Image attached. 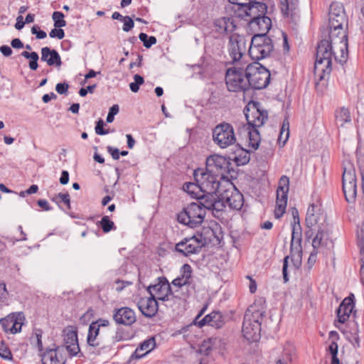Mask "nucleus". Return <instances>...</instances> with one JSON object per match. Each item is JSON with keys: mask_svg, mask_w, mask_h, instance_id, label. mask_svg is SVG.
<instances>
[{"mask_svg": "<svg viewBox=\"0 0 364 364\" xmlns=\"http://www.w3.org/2000/svg\"><path fill=\"white\" fill-rule=\"evenodd\" d=\"M336 48L334 45L327 39L321 40L317 46L316 61L314 64V75L316 87L322 81L326 80L332 70V58L336 60Z\"/></svg>", "mask_w": 364, "mask_h": 364, "instance_id": "nucleus-1", "label": "nucleus"}, {"mask_svg": "<svg viewBox=\"0 0 364 364\" xmlns=\"http://www.w3.org/2000/svg\"><path fill=\"white\" fill-rule=\"evenodd\" d=\"M244 114L248 124L249 146L252 150L258 149L260 143V135L257 128L262 127L268 118L266 110L260 109V103L252 102L244 109Z\"/></svg>", "mask_w": 364, "mask_h": 364, "instance_id": "nucleus-2", "label": "nucleus"}, {"mask_svg": "<svg viewBox=\"0 0 364 364\" xmlns=\"http://www.w3.org/2000/svg\"><path fill=\"white\" fill-rule=\"evenodd\" d=\"M235 65L227 70L225 83L230 92H245L250 89L247 74V65Z\"/></svg>", "mask_w": 364, "mask_h": 364, "instance_id": "nucleus-3", "label": "nucleus"}, {"mask_svg": "<svg viewBox=\"0 0 364 364\" xmlns=\"http://www.w3.org/2000/svg\"><path fill=\"white\" fill-rule=\"evenodd\" d=\"M264 312L250 306L245 312L242 323V333L249 341H255L259 338L261 331V322Z\"/></svg>", "mask_w": 364, "mask_h": 364, "instance_id": "nucleus-4", "label": "nucleus"}, {"mask_svg": "<svg viewBox=\"0 0 364 364\" xmlns=\"http://www.w3.org/2000/svg\"><path fill=\"white\" fill-rule=\"evenodd\" d=\"M274 50L272 40L265 33L255 34L248 50L249 55L254 60L269 57Z\"/></svg>", "mask_w": 364, "mask_h": 364, "instance_id": "nucleus-5", "label": "nucleus"}, {"mask_svg": "<svg viewBox=\"0 0 364 364\" xmlns=\"http://www.w3.org/2000/svg\"><path fill=\"white\" fill-rule=\"evenodd\" d=\"M205 210L196 202L191 203L178 214V221L191 228L199 226L203 222Z\"/></svg>", "mask_w": 364, "mask_h": 364, "instance_id": "nucleus-6", "label": "nucleus"}, {"mask_svg": "<svg viewBox=\"0 0 364 364\" xmlns=\"http://www.w3.org/2000/svg\"><path fill=\"white\" fill-rule=\"evenodd\" d=\"M250 87L255 90L265 88L270 80L269 71L258 63L247 65V74Z\"/></svg>", "mask_w": 364, "mask_h": 364, "instance_id": "nucleus-7", "label": "nucleus"}, {"mask_svg": "<svg viewBox=\"0 0 364 364\" xmlns=\"http://www.w3.org/2000/svg\"><path fill=\"white\" fill-rule=\"evenodd\" d=\"M343 191L346 200L353 203L357 195L355 169L350 161L343 162V172L342 177Z\"/></svg>", "mask_w": 364, "mask_h": 364, "instance_id": "nucleus-8", "label": "nucleus"}, {"mask_svg": "<svg viewBox=\"0 0 364 364\" xmlns=\"http://www.w3.org/2000/svg\"><path fill=\"white\" fill-rule=\"evenodd\" d=\"M213 142L220 149H226L236 142L233 127L227 122L218 124L213 129Z\"/></svg>", "mask_w": 364, "mask_h": 364, "instance_id": "nucleus-9", "label": "nucleus"}, {"mask_svg": "<svg viewBox=\"0 0 364 364\" xmlns=\"http://www.w3.org/2000/svg\"><path fill=\"white\" fill-rule=\"evenodd\" d=\"M328 41L333 43L335 48L338 47L340 54L336 52V61L340 63H346L348 58V36L343 26L340 28H330Z\"/></svg>", "mask_w": 364, "mask_h": 364, "instance_id": "nucleus-10", "label": "nucleus"}, {"mask_svg": "<svg viewBox=\"0 0 364 364\" xmlns=\"http://www.w3.org/2000/svg\"><path fill=\"white\" fill-rule=\"evenodd\" d=\"M247 40L244 36L237 33L230 36L228 50L232 64L244 65L242 59L247 50Z\"/></svg>", "mask_w": 364, "mask_h": 364, "instance_id": "nucleus-11", "label": "nucleus"}, {"mask_svg": "<svg viewBox=\"0 0 364 364\" xmlns=\"http://www.w3.org/2000/svg\"><path fill=\"white\" fill-rule=\"evenodd\" d=\"M193 177L203 191H218L220 187L219 180L221 178L213 172H209L206 168L196 169L193 172Z\"/></svg>", "mask_w": 364, "mask_h": 364, "instance_id": "nucleus-12", "label": "nucleus"}, {"mask_svg": "<svg viewBox=\"0 0 364 364\" xmlns=\"http://www.w3.org/2000/svg\"><path fill=\"white\" fill-rule=\"evenodd\" d=\"M289 179L286 176H282L279 182L277 190V200L274 215L276 218H280L286 210L289 192Z\"/></svg>", "mask_w": 364, "mask_h": 364, "instance_id": "nucleus-13", "label": "nucleus"}, {"mask_svg": "<svg viewBox=\"0 0 364 364\" xmlns=\"http://www.w3.org/2000/svg\"><path fill=\"white\" fill-rule=\"evenodd\" d=\"M205 245V241L203 240L202 235H194L191 237H186L178 242L176 245L175 250L185 256H188L199 252Z\"/></svg>", "mask_w": 364, "mask_h": 364, "instance_id": "nucleus-14", "label": "nucleus"}, {"mask_svg": "<svg viewBox=\"0 0 364 364\" xmlns=\"http://www.w3.org/2000/svg\"><path fill=\"white\" fill-rule=\"evenodd\" d=\"M217 191H204L202 192L199 196H197L198 204H200V207L203 208L205 210H212L220 211L222 210L224 205L223 204L218 196L216 193Z\"/></svg>", "mask_w": 364, "mask_h": 364, "instance_id": "nucleus-15", "label": "nucleus"}, {"mask_svg": "<svg viewBox=\"0 0 364 364\" xmlns=\"http://www.w3.org/2000/svg\"><path fill=\"white\" fill-rule=\"evenodd\" d=\"M229 161L220 155H212L206 159V168L209 172H213L220 178L225 177L229 167Z\"/></svg>", "mask_w": 364, "mask_h": 364, "instance_id": "nucleus-16", "label": "nucleus"}, {"mask_svg": "<svg viewBox=\"0 0 364 364\" xmlns=\"http://www.w3.org/2000/svg\"><path fill=\"white\" fill-rule=\"evenodd\" d=\"M267 6L264 3L257 2L253 0L250 4H247L241 11L235 14L241 18L250 23V20L255 18V17H260L266 14Z\"/></svg>", "mask_w": 364, "mask_h": 364, "instance_id": "nucleus-17", "label": "nucleus"}, {"mask_svg": "<svg viewBox=\"0 0 364 364\" xmlns=\"http://www.w3.org/2000/svg\"><path fill=\"white\" fill-rule=\"evenodd\" d=\"M147 291L155 299L167 301L169 294L171 293V288L165 277H159L157 283L149 286Z\"/></svg>", "mask_w": 364, "mask_h": 364, "instance_id": "nucleus-18", "label": "nucleus"}, {"mask_svg": "<svg viewBox=\"0 0 364 364\" xmlns=\"http://www.w3.org/2000/svg\"><path fill=\"white\" fill-rule=\"evenodd\" d=\"M221 200L223 205L225 203L234 210H240L244 203L242 194L236 188L225 191L222 194Z\"/></svg>", "mask_w": 364, "mask_h": 364, "instance_id": "nucleus-19", "label": "nucleus"}, {"mask_svg": "<svg viewBox=\"0 0 364 364\" xmlns=\"http://www.w3.org/2000/svg\"><path fill=\"white\" fill-rule=\"evenodd\" d=\"M113 319L117 324L130 326L136 322V316L131 308L122 307L114 310Z\"/></svg>", "mask_w": 364, "mask_h": 364, "instance_id": "nucleus-20", "label": "nucleus"}, {"mask_svg": "<svg viewBox=\"0 0 364 364\" xmlns=\"http://www.w3.org/2000/svg\"><path fill=\"white\" fill-rule=\"evenodd\" d=\"M22 313L12 314L0 320V323L5 332L16 333L19 332L22 326Z\"/></svg>", "mask_w": 364, "mask_h": 364, "instance_id": "nucleus-21", "label": "nucleus"}, {"mask_svg": "<svg viewBox=\"0 0 364 364\" xmlns=\"http://www.w3.org/2000/svg\"><path fill=\"white\" fill-rule=\"evenodd\" d=\"M137 306L141 313L147 318L154 316L159 310L157 300L151 295L149 297L141 298L137 302Z\"/></svg>", "mask_w": 364, "mask_h": 364, "instance_id": "nucleus-22", "label": "nucleus"}, {"mask_svg": "<svg viewBox=\"0 0 364 364\" xmlns=\"http://www.w3.org/2000/svg\"><path fill=\"white\" fill-rule=\"evenodd\" d=\"M225 323V318L219 311H213L198 321V326L203 327L205 325L215 328H221Z\"/></svg>", "mask_w": 364, "mask_h": 364, "instance_id": "nucleus-23", "label": "nucleus"}, {"mask_svg": "<svg viewBox=\"0 0 364 364\" xmlns=\"http://www.w3.org/2000/svg\"><path fill=\"white\" fill-rule=\"evenodd\" d=\"M214 27L219 34L228 35L232 34L237 26L232 17H220L214 21Z\"/></svg>", "mask_w": 364, "mask_h": 364, "instance_id": "nucleus-24", "label": "nucleus"}, {"mask_svg": "<svg viewBox=\"0 0 364 364\" xmlns=\"http://www.w3.org/2000/svg\"><path fill=\"white\" fill-rule=\"evenodd\" d=\"M63 351V348L60 347L46 350L42 355V364H65L66 358Z\"/></svg>", "mask_w": 364, "mask_h": 364, "instance_id": "nucleus-25", "label": "nucleus"}, {"mask_svg": "<svg viewBox=\"0 0 364 364\" xmlns=\"http://www.w3.org/2000/svg\"><path fill=\"white\" fill-rule=\"evenodd\" d=\"M353 295L345 298L338 309H337L338 321L341 323H344L351 314L353 308L354 302L353 299Z\"/></svg>", "mask_w": 364, "mask_h": 364, "instance_id": "nucleus-26", "label": "nucleus"}, {"mask_svg": "<svg viewBox=\"0 0 364 364\" xmlns=\"http://www.w3.org/2000/svg\"><path fill=\"white\" fill-rule=\"evenodd\" d=\"M41 60L45 61L49 66L55 65L59 68L62 65V61L58 53L48 47L41 48Z\"/></svg>", "mask_w": 364, "mask_h": 364, "instance_id": "nucleus-27", "label": "nucleus"}, {"mask_svg": "<svg viewBox=\"0 0 364 364\" xmlns=\"http://www.w3.org/2000/svg\"><path fill=\"white\" fill-rule=\"evenodd\" d=\"M250 26L252 29L255 31H260V33H265L269 31L272 26L271 19L266 16L265 14L264 16H261L260 17H255L250 20Z\"/></svg>", "mask_w": 364, "mask_h": 364, "instance_id": "nucleus-28", "label": "nucleus"}, {"mask_svg": "<svg viewBox=\"0 0 364 364\" xmlns=\"http://www.w3.org/2000/svg\"><path fill=\"white\" fill-rule=\"evenodd\" d=\"M156 347V341L154 337H151L140 343L135 350L132 357L139 359L148 354Z\"/></svg>", "mask_w": 364, "mask_h": 364, "instance_id": "nucleus-29", "label": "nucleus"}, {"mask_svg": "<svg viewBox=\"0 0 364 364\" xmlns=\"http://www.w3.org/2000/svg\"><path fill=\"white\" fill-rule=\"evenodd\" d=\"M87 343L93 348L100 347L102 345V341L100 337V328H97L95 324L90 323L89 326Z\"/></svg>", "mask_w": 364, "mask_h": 364, "instance_id": "nucleus-30", "label": "nucleus"}, {"mask_svg": "<svg viewBox=\"0 0 364 364\" xmlns=\"http://www.w3.org/2000/svg\"><path fill=\"white\" fill-rule=\"evenodd\" d=\"M336 123L339 127L344 126L346 123L351 122V116L348 109L346 107H341L335 112Z\"/></svg>", "mask_w": 364, "mask_h": 364, "instance_id": "nucleus-31", "label": "nucleus"}, {"mask_svg": "<svg viewBox=\"0 0 364 364\" xmlns=\"http://www.w3.org/2000/svg\"><path fill=\"white\" fill-rule=\"evenodd\" d=\"M290 252L291 256L294 255V252H295L297 258L295 265L297 267L301 263V237H291Z\"/></svg>", "mask_w": 364, "mask_h": 364, "instance_id": "nucleus-32", "label": "nucleus"}, {"mask_svg": "<svg viewBox=\"0 0 364 364\" xmlns=\"http://www.w3.org/2000/svg\"><path fill=\"white\" fill-rule=\"evenodd\" d=\"M328 21L330 28H341L346 23V14L336 15L335 13L329 12Z\"/></svg>", "mask_w": 364, "mask_h": 364, "instance_id": "nucleus-33", "label": "nucleus"}, {"mask_svg": "<svg viewBox=\"0 0 364 364\" xmlns=\"http://www.w3.org/2000/svg\"><path fill=\"white\" fill-rule=\"evenodd\" d=\"M200 184L198 183H186L183 186V189L186 191L191 198H196L199 196L202 192H204L200 187Z\"/></svg>", "mask_w": 364, "mask_h": 364, "instance_id": "nucleus-34", "label": "nucleus"}, {"mask_svg": "<svg viewBox=\"0 0 364 364\" xmlns=\"http://www.w3.org/2000/svg\"><path fill=\"white\" fill-rule=\"evenodd\" d=\"M328 236V230L326 228H320L312 240V246L314 249H318L324 245L323 240Z\"/></svg>", "mask_w": 364, "mask_h": 364, "instance_id": "nucleus-35", "label": "nucleus"}, {"mask_svg": "<svg viewBox=\"0 0 364 364\" xmlns=\"http://www.w3.org/2000/svg\"><path fill=\"white\" fill-rule=\"evenodd\" d=\"M315 208L316 206L312 204L308 208L307 210L306 224V226L309 228L314 226L318 222V215L316 213Z\"/></svg>", "mask_w": 364, "mask_h": 364, "instance_id": "nucleus-36", "label": "nucleus"}, {"mask_svg": "<svg viewBox=\"0 0 364 364\" xmlns=\"http://www.w3.org/2000/svg\"><path fill=\"white\" fill-rule=\"evenodd\" d=\"M296 258H297L295 252H294V255L292 256H291V254L290 253V255L286 256L284 259L282 274H283V277H284V280L285 282H288V280H289L288 274H287V267H288L289 259H291L295 269L299 268V266L301 265V264H299L297 267L295 265V264L296 263Z\"/></svg>", "mask_w": 364, "mask_h": 364, "instance_id": "nucleus-37", "label": "nucleus"}, {"mask_svg": "<svg viewBox=\"0 0 364 364\" xmlns=\"http://www.w3.org/2000/svg\"><path fill=\"white\" fill-rule=\"evenodd\" d=\"M295 356L294 350L284 349L282 358L279 359L277 364H289L291 363Z\"/></svg>", "mask_w": 364, "mask_h": 364, "instance_id": "nucleus-38", "label": "nucleus"}, {"mask_svg": "<svg viewBox=\"0 0 364 364\" xmlns=\"http://www.w3.org/2000/svg\"><path fill=\"white\" fill-rule=\"evenodd\" d=\"M64 14L60 11H54L53 13L52 18L55 28H62L66 26V21L64 20Z\"/></svg>", "mask_w": 364, "mask_h": 364, "instance_id": "nucleus-39", "label": "nucleus"}, {"mask_svg": "<svg viewBox=\"0 0 364 364\" xmlns=\"http://www.w3.org/2000/svg\"><path fill=\"white\" fill-rule=\"evenodd\" d=\"M104 232H109L112 230L115 229L114 223L109 220V217L103 216L102 220L99 222Z\"/></svg>", "mask_w": 364, "mask_h": 364, "instance_id": "nucleus-40", "label": "nucleus"}, {"mask_svg": "<svg viewBox=\"0 0 364 364\" xmlns=\"http://www.w3.org/2000/svg\"><path fill=\"white\" fill-rule=\"evenodd\" d=\"M338 344L336 341L331 342L328 346V351L331 354V364H341L338 358Z\"/></svg>", "mask_w": 364, "mask_h": 364, "instance_id": "nucleus-41", "label": "nucleus"}, {"mask_svg": "<svg viewBox=\"0 0 364 364\" xmlns=\"http://www.w3.org/2000/svg\"><path fill=\"white\" fill-rule=\"evenodd\" d=\"M139 38L147 48H151L153 45L156 43V38L154 36L149 37L147 34L144 33H141L139 36Z\"/></svg>", "mask_w": 364, "mask_h": 364, "instance_id": "nucleus-42", "label": "nucleus"}, {"mask_svg": "<svg viewBox=\"0 0 364 364\" xmlns=\"http://www.w3.org/2000/svg\"><path fill=\"white\" fill-rule=\"evenodd\" d=\"M230 3L233 5L232 9L235 14L240 12L241 9L247 4H250L253 2V0H229Z\"/></svg>", "mask_w": 364, "mask_h": 364, "instance_id": "nucleus-43", "label": "nucleus"}, {"mask_svg": "<svg viewBox=\"0 0 364 364\" xmlns=\"http://www.w3.org/2000/svg\"><path fill=\"white\" fill-rule=\"evenodd\" d=\"M77 334L75 331L69 330L65 335L64 337V343L65 346L66 344H71L73 343L77 342Z\"/></svg>", "mask_w": 364, "mask_h": 364, "instance_id": "nucleus-44", "label": "nucleus"}, {"mask_svg": "<svg viewBox=\"0 0 364 364\" xmlns=\"http://www.w3.org/2000/svg\"><path fill=\"white\" fill-rule=\"evenodd\" d=\"M289 121L287 119H285L284 121H283V124H282V129H281V132H280V134H279V141H281L282 139V136L284 134V132L286 131V135H285V138L284 139V141H283V144H285V142L287 141V140L289 138Z\"/></svg>", "mask_w": 364, "mask_h": 364, "instance_id": "nucleus-45", "label": "nucleus"}, {"mask_svg": "<svg viewBox=\"0 0 364 364\" xmlns=\"http://www.w3.org/2000/svg\"><path fill=\"white\" fill-rule=\"evenodd\" d=\"M65 349L69 353L70 356L77 355L80 352V347L78 345V341L76 343H73L71 344H66L65 346Z\"/></svg>", "mask_w": 364, "mask_h": 364, "instance_id": "nucleus-46", "label": "nucleus"}, {"mask_svg": "<svg viewBox=\"0 0 364 364\" xmlns=\"http://www.w3.org/2000/svg\"><path fill=\"white\" fill-rule=\"evenodd\" d=\"M119 111V107L118 105H112L109 110L107 117V122L108 123H111L114 121V116L118 114Z\"/></svg>", "mask_w": 364, "mask_h": 364, "instance_id": "nucleus-47", "label": "nucleus"}, {"mask_svg": "<svg viewBox=\"0 0 364 364\" xmlns=\"http://www.w3.org/2000/svg\"><path fill=\"white\" fill-rule=\"evenodd\" d=\"M329 12L335 13V14H345L344 9L342 4L334 2L330 5Z\"/></svg>", "mask_w": 364, "mask_h": 364, "instance_id": "nucleus-48", "label": "nucleus"}, {"mask_svg": "<svg viewBox=\"0 0 364 364\" xmlns=\"http://www.w3.org/2000/svg\"><path fill=\"white\" fill-rule=\"evenodd\" d=\"M124 25H123V31L125 32H128L132 30L134 26V23L131 17L126 16L123 18Z\"/></svg>", "mask_w": 364, "mask_h": 364, "instance_id": "nucleus-49", "label": "nucleus"}, {"mask_svg": "<svg viewBox=\"0 0 364 364\" xmlns=\"http://www.w3.org/2000/svg\"><path fill=\"white\" fill-rule=\"evenodd\" d=\"M244 155H238L235 156V161L237 163L238 165H244L249 162L250 161V154L249 151H245L243 152Z\"/></svg>", "mask_w": 364, "mask_h": 364, "instance_id": "nucleus-50", "label": "nucleus"}, {"mask_svg": "<svg viewBox=\"0 0 364 364\" xmlns=\"http://www.w3.org/2000/svg\"><path fill=\"white\" fill-rule=\"evenodd\" d=\"M50 38H58L63 39L65 36V32L61 28H55L52 29L49 33Z\"/></svg>", "mask_w": 364, "mask_h": 364, "instance_id": "nucleus-51", "label": "nucleus"}, {"mask_svg": "<svg viewBox=\"0 0 364 364\" xmlns=\"http://www.w3.org/2000/svg\"><path fill=\"white\" fill-rule=\"evenodd\" d=\"M0 356L4 359H11V353L3 343H0Z\"/></svg>", "mask_w": 364, "mask_h": 364, "instance_id": "nucleus-52", "label": "nucleus"}, {"mask_svg": "<svg viewBox=\"0 0 364 364\" xmlns=\"http://www.w3.org/2000/svg\"><path fill=\"white\" fill-rule=\"evenodd\" d=\"M182 270L183 274L181 277H183L187 282H189L192 272L191 267L189 264H186L183 265Z\"/></svg>", "mask_w": 364, "mask_h": 364, "instance_id": "nucleus-53", "label": "nucleus"}, {"mask_svg": "<svg viewBox=\"0 0 364 364\" xmlns=\"http://www.w3.org/2000/svg\"><path fill=\"white\" fill-rule=\"evenodd\" d=\"M31 33L36 36V38L38 39L45 38L47 36L46 33L43 31L39 29L38 26H33L31 28Z\"/></svg>", "mask_w": 364, "mask_h": 364, "instance_id": "nucleus-54", "label": "nucleus"}, {"mask_svg": "<svg viewBox=\"0 0 364 364\" xmlns=\"http://www.w3.org/2000/svg\"><path fill=\"white\" fill-rule=\"evenodd\" d=\"M104 122L102 119H100L95 127V132L99 135H105L109 133L108 130L104 129Z\"/></svg>", "mask_w": 364, "mask_h": 364, "instance_id": "nucleus-55", "label": "nucleus"}, {"mask_svg": "<svg viewBox=\"0 0 364 364\" xmlns=\"http://www.w3.org/2000/svg\"><path fill=\"white\" fill-rule=\"evenodd\" d=\"M57 197H58L59 199H60V201H62L63 203H64L66 205L68 209L70 210L71 208L70 195L68 193H60L57 195Z\"/></svg>", "mask_w": 364, "mask_h": 364, "instance_id": "nucleus-56", "label": "nucleus"}, {"mask_svg": "<svg viewBox=\"0 0 364 364\" xmlns=\"http://www.w3.org/2000/svg\"><path fill=\"white\" fill-rule=\"evenodd\" d=\"M291 237H301V228L300 224L292 225Z\"/></svg>", "mask_w": 364, "mask_h": 364, "instance_id": "nucleus-57", "label": "nucleus"}, {"mask_svg": "<svg viewBox=\"0 0 364 364\" xmlns=\"http://www.w3.org/2000/svg\"><path fill=\"white\" fill-rule=\"evenodd\" d=\"M69 85L67 83H58L55 87L57 92L60 95L66 94Z\"/></svg>", "mask_w": 364, "mask_h": 364, "instance_id": "nucleus-58", "label": "nucleus"}, {"mask_svg": "<svg viewBox=\"0 0 364 364\" xmlns=\"http://www.w3.org/2000/svg\"><path fill=\"white\" fill-rule=\"evenodd\" d=\"M107 151L111 154L112 157L114 160H118L119 159V150L117 148H114L110 146L107 147Z\"/></svg>", "mask_w": 364, "mask_h": 364, "instance_id": "nucleus-59", "label": "nucleus"}, {"mask_svg": "<svg viewBox=\"0 0 364 364\" xmlns=\"http://www.w3.org/2000/svg\"><path fill=\"white\" fill-rule=\"evenodd\" d=\"M359 245L362 246L361 250L364 247V221L362 224L360 230L357 232Z\"/></svg>", "mask_w": 364, "mask_h": 364, "instance_id": "nucleus-60", "label": "nucleus"}, {"mask_svg": "<svg viewBox=\"0 0 364 364\" xmlns=\"http://www.w3.org/2000/svg\"><path fill=\"white\" fill-rule=\"evenodd\" d=\"M92 324H95L97 328H100L101 327H107L109 325V321L107 319L99 318L95 321H92Z\"/></svg>", "mask_w": 364, "mask_h": 364, "instance_id": "nucleus-61", "label": "nucleus"}, {"mask_svg": "<svg viewBox=\"0 0 364 364\" xmlns=\"http://www.w3.org/2000/svg\"><path fill=\"white\" fill-rule=\"evenodd\" d=\"M189 282H187L183 277H177L173 280L172 284L173 286L181 287L186 284H188Z\"/></svg>", "mask_w": 364, "mask_h": 364, "instance_id": "nucleus-62", "label": "nucleus"}, {"mask_svg": "<svg viewBox=\"0 0 364 364\" xmlns=\"http://www.w3.org/2000/svg\"><path fill=\"white\" fill-rule=\"evenodd\" d=\"M41 331L40 330H37L35 332V338H36L37 347L40 351L43 350V343L41 341Z\"/></svg>", "mask_w": 364, "mask_h": 364, "instance_id": "nucleus-63", "label": "nucleus"}, {"mask_svg": "<svg viewBox=\"0 0 364 364\" xmlns=\"http://www.w3.org/2000/svg\"><path fill=\"white\" fill-rule=\"evenodd\" d=\"M39 58V56L38 53L35 55V57H32L31 58V60L29 62V68L32 70H36L38 68V60Z\"/></svg>", "mask_w": 364, "mask_h": 364, "instance_id": "nucleus-64", "label": "nucleus"}]
</instances>
